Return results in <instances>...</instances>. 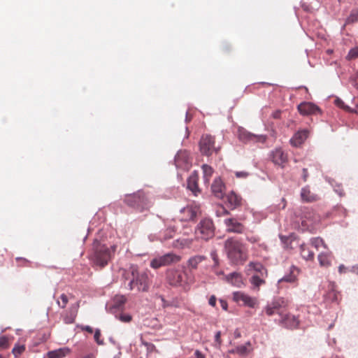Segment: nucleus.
<instances>
[{
	"label": "nucleus",
	"mask_w": 358,
	"mask_h": 358,
	"mask_svg": "<svg viewBox=\"0 0 358 358\" xmlns=\"http://www.w3.org/2000/svg\"><path fill=\"white\" fill-rule=\"evenodd\" d=\"M213 194L217 198H222L224 196V185L220 178H215L211 185Z\"/></svg>",
	"instance_id": "20"
},
{
	"label": "nucleus",
	"mask_w": 358,
	"mask_h": 358,
	"mask_svg": "<svg viewBox=\"0 0 358 358\" xmlns=\"http://www.w3.org/2000/svg\"><path fill=\"white\" fill-rule=\"evenodd\" d=\"M199 213V206L195 203H192L180 210L178 218L182 222L194 221Z\"/></svg>",
	"instance_id": "9"
},
{
	"label": "nucleus",
	"mask_w": 358,
	"mask_h": 358,
	"mask_svg": "<svg viewBox=\"0 0 358 358\" xmlns=\"http://www.w3.org/2000/svg\"><path fill=\"white\" fill-rule=\"evenodd\" d=\"M176 231V229L175 228V227H168L160 235L159 239L162 241L171 239L174 236Z\"/></svg>",
	"instance_id": "31"
},
{
	"label": "nucleus",
	"mask_w": 358,
	"mask_h": 358,
	"mask_svg": "<svg viewBox=\"0 0 358 358\" xmlns=\"http://www.w3.org/2000/svg\"><path fill=\"white\" fill-rule=\"evenodd\" d=\"M199 147L203 155H211L214 151H216L214 137L208 134L203 135L199 142Z\"/></svg>",
	"instance_id": "11"
},
{
	"label": "nucleus",
	"mask_w": 358,
	"mask_h": 358,
	"mask_svg": "<svg viewBox=\"0 0 358 358\" xmlns=\"http://www.w3.org/2000/svg\"><path fill=\"white\" fill-rule=\"evenodd\" d=\"M224 250L232 264L242 265L248 259V252L245 245L236 238L227 239L224 242Z\"/></svg>",
	"instance_id": "2"
},
{
	"label": "nucleus",
	"mask_w": 358,
	"mask_h": 358,
	"mask_svg": "<svg viewBox=\"0 0 358 358\" xmlns=\"http://www.w3.org/2000/svg\"><path fill=\"white\" fill-rule=\"evenodd\" d=\"M233 299L235 302L241 303L242 305L250 308H255L257 303L256 298L251 297L248 294L242 292H234Z\"/></svg>",
	"instance_id": "13"
},
{
	"label": "nucleus",
	"mask_w": 358,
	"mask_h": 358,
	"mask_svg": "<svg viewBox=\"0 0 358 358\" xmlns=\"http://www.w3.org/2000/svg\"><path fill=\"white\" fill-rule=\"evenodd\" d=\"M159 297L160 298V299L162 301V306L164 308L169 306V303L165 300V299L164 298L163 296H159Z\"/></svg>",
	"instance_id": "52"
},
{
	"label": "nucleus",
	"mask_w": 358,
	"mask_h": 358,
	"mask_svg": "<svg viewBox=\"0 0 358 358\" xmlns=\"http://www.w3.org/2000/svg\"><path fill=\"white\" fill-rule=\"evenodd\" d=\"M272 162L278 166L283 168L287 162V155L281 149L274 150L271 155Z\"/></svg>",
	"instance_id": "15"
},
{
	"label": "nucleus",
	"mask_w": 358,
	"mask_h": 358,
	"mask_svg": "<svg viewBox=\"0 0 358 358\" xmlns=\"http://www.w3.org/2000/svg\"><path fill=\"white\" fill-rule=\"evenodd\" d=\"M226 280L234 286L240 287L243 285L242 275L236 272L231 273L226 276Z\"/></svg>",
	"instance_id": "25"
},
{
	"label": "nucleus",
	"mask_w": 358,
	"mask_h": 358,
	"mask_svg": "<svg viewBox=\"0 0 358 358\" xmlns=\"http://www.w3.org/2000/svg\"><path fill=\"white\" fill-rule=\"evenodd\" d=\"M224 224L227 231L230 233L242 234L245 229L243 224L234 217L225 219Z\"/></svg>",
	"instance_id": "14"
},
{
	"label": "nucleus",
	"mask_w": 358,
	"mask_h": 358,
	"mask_svg": "<svg viewBox=\"0 0 358 358\" xmlns=\"http://www.w3.org/2000/svg\"><path fill=\"white\" fill-rule=\"evenodd\" d=\"M357 110H358V104L357 105Z\"/></svg>",
	"instance_id": "62"
},
{
	"label": "nucleus",
	"mask_w": 358,
	"mask_h": 358,
	"mask_svg": "<svg viewBox=\"0 0 358 358\" xmlns=\"http://www.w3.org/2000/svg\"><path fill=\"white\" fill-rule=\"evenodd\" d=\"M129 273L131 276L129 283V289H136L138 292H147L150 285V280L147 272H140L136 266L132 265L129 267Z\"/></svg>",
	"instance_id": "4"
},
{
	"label": "nucleus",
	"mask_w": 358,
	"mask_h": 358,
	"mask_svg": "<svg viewBox=\"0 0 358 358\" xmlns=\"http://www.w3.org/2000/svg\"><path fill=\"white\" fill-rule=\"evenodd\" d=\"M297 217H300L303 227L310 229L320 222V216L313 210L303 207L296 212Z\"/></svg>",
	"instance_id": "6"
},
{
	"label": "nucleus",
	"mask_w": 358,
	"mask_h": 358,
	"mask_svg": "<svg viewBox=\"0 0 358 358\" xmlns=\"http://www.w3.org/2000/svg\"><path fill=\"white\" fill-rule=\"evenodd\" d=\"M338 271L340 273H344L347 271V268L344 265H340L338 267Z\"/></svg>",
	"instance_id": "53"
},
{
	"label": "nucleus",
	"mask_w": 358,
	"mask_h": 358,
	"mask_svg": "<svg viewBox=\"0 0 358 358\" xmlns=\"http://www.w3.org/2000/svg\"><path fill=\"white\" fill-rule=\"evenodd\" d=\"M202 170H203V178H204L205 182H208L210 178H211V176L213 173V169H212L211 166H210L207 164H203L202 166Z\"/></svg>",
	"instance_id": "35"
},
{
	"label": "nucleus",
	"mask_w": 358,
	"mask_h": 358,
	"mask_svg": "<svg viewBox=\"0 0 358 358\" xmlns=\"http://www.w3.org/2000/svg\"><path fill=\"white\" fill-rule=\"evenodd\" d=\"M180 257L173 253H167L164 255L156 257L150 262V266L153 268H159L165 266L171 263L178 262L180 261Z\"/></svg>",
	"instance_id": "10"
},
{
	"label": "nucleus",
	"mask_w": 358,
	"mask_h": 358,
	"mask_svg": "<svg viewBox=\"0 0 358 358\" xmlns=\"http://www.w3.org/2000/svg\"><path fill=\"white\" fill-rule=\"evenodd\" d=\"M94 339L96 341V342L99 344V345H101V344H103V341H100V337H101V332H100V330L97 329L96 330L95 333H94Z\"/></svg>",
	"instance_id": "44"
},
{
	"label": "nucleus",
	"mask_w": 358,
	"mask_h": 358,
	"mask_svg": "<svg viewBox=\"0 0 358 358\" xmlns=\"http://www.w3.org/2000/svg\"><path fill=\"white\" fill-rule=\"evenodd\" d=\"M167 279L170 285L173 286H185L192 282L189 279L185 271L171 269L168 271Z\"/></svg>",
	"instance_id": "8"
},
{
	"label": "nucleus",
	"mask_w": 358,
	"mask_h": 358,
	"mask_svg": "<svg viewBox=\"0 0 358 358\" xmlns=\"http://www.w3.org/2000/svg\"><path fill=\"white\" fill-rule=\"evenodd\" d=\"M59 299L61 301L59 300L57 301L59 306H60L62 308H64L69 301L68 296L65 294H62L60 296Z\"/></svg>",
	"instance_id": "40"
},
{
	"label": "nucleus",
	"mask_w": 358,
	"mask_h": 358,
	"mask_svg": "<svg viewBox=\"0 0 358 358\" xmlns=\"http://www.w3.org/2000/svg\"><path fill=\"white\" fill-rule=\"evenodd\" d=\"M116 248L115 245L108 247L104 244L97 243L90 257L92 266L99 268H104L114 256Z\"/></svg>",
	"instance_id": "3"
},
{
	"label": "nucleus",
	"mask_w": 358,
	"mask_h": 358,
	"mask_svg": "<svg viewBox=\"0 0 358 358\" xmlns=\"http://www.w3.org/2000/svg\"><path fill=\"white\" fill-rule=\"evenodd\" d=\"M235 174L237 178H246L248 176V173L245 171H237Z\"/></svg>",
	"instance_id": "49"
},
{
	"label": "nucleus",
	"mask_w": 358,
	"mask_h": 358,
	"mask_svg": "<svg viewBox=\"0 0 358 358\" xmlns=\"http://www.w3.org/2000/svg\"><path fill=\"white\" fill-rule=\"evenodd\" d=\"M220 303L221 307L222 308V309H224V310H227L228 304H227V302L225 300L220 299Z\"/></svg>",
	"instance_id": "51"
},
{
	"label": "nucleus",
	"mask_w": 358,
	"mask_h": 358,
	"mask_svg": "<svg viewBox=\"0 0 358 358\" xmlns=\"http://www.w3.org/2000/svg\"><path fill=\"white\" fill-rule=\"evenodd\" d=\"M126 301L124 296H117L115 298V306L120 308L126 303Z\"/></svg>",
	"instance_id": "38"
},
{
	"label": "nucleus",
	"mask_w": 358,
	"mask_h": 358,
	"mask_svg": "<svg viewBox=\"0 0 358 358\" xmlns=\"http://www.w3.org/2000/svg\"><path fill=\"white\" fill-rule=\"evenodd\" d=\"M266 141V136H264V135H259V136H257V135H255V138H252V142H255V143H257V142H259V143H265Z\"/></svg>",
	"instance_id": "43"
},
{
	"label": "nucleus",
	"mask_w": 358,
	"mask_h": 358,
	"mask_svg": "<svg viewBox=\"0 0 358 358\" xmlns=\"http://www.w3.org/2000/svg\"><path fill=\"white\" fill-rule=\"evenodd\" d=\"M302 172V178L303 181L306 182L308 178V172L307 169H303Z\"/></svg>",
	"instance_id": "50"
},
{
	"label": "nucleus",
	"mask_w": 358,
	"mask_h": 358,
	"mask_svg": "<svg viewBox=\"0 0 358 358\" xmlns=\"http://www.w3.org/2000/svg\"><path fill=\"white\" fill-rule=\"evenodd\" d=\"M71 352L69 348H62L48 353V358H63Z\"/></svg>",
	"instance_id": "26"
},
{
	"label": "nucleus",
	"mask_w": 358,
	"mask_h": 358,
	"mask_svg": "<svg viewBox=\"0 0 358 358\" xmlns=\"http://www.w3.org/2000/svg\"><path fill=\"white\" fill-rule=\"evenodd\" d=\"M83 358H91L90 356H86V357H84Z\"/></svg>",
	"instance_id": "60"
},
{
	"label": "nucleus",
	"mask_w": 358,
	"mask_h": 358,
	"mask_svg": "<svg viewBox=\"0 0 358 358\" xmlns=\"http://www.w3.org/2000/svg\"><path fill=\"white\" fill-rule=\"evenodd\" d=\"M120 320L124 322H129L131 320V316L129 315H121Z\"/></svg>",
	"instance_id": "45"
},
{
	"label": "nucleus",
	"mask_w": 358,
	"mask_h": 358,
	"mask_svg": "<svg viewBox=\"0 0 358 358\" xmlns=\"http://www.w3.org/2000/svg\"><path fill=\"white\" fill-rule=\"evenodd\" d=\"M300 250L301 255L304 259L310 261L314 259V252L311 251L306 245L302 244L300 247Z\"/></svg>",
	"instance_id": "29"
},
{
	"label": "nucleus",
	"mask_w": 358,
	"mask_h": 358,
	"mask_svg": "<svg viewBox=\"0 0 358 358\" xmlns=\"http://www.w3.org/2000/svg\"><path fill=\"white\" fill-rule=\"evenodd\" d=\"M299 112L304 115L316 114L320 112V108L310 102H303L298 106Z\"/></svg>",
	"instance_id": "17"
},
{
	"label": "nucleus",
	"mask_w": 358,
	"mask_h": 358,
	"mask_svg": "<svg viewBox=\"0 0 358 358\" xmlns=\"http://www.w3.org/2000/svg\"><path fill=\"white\" fill-rule=\"evenodd\" d=\"M318 261L322 267H328L331 265V255L328 248L318 255Z\"/></svg>",
	"instance_id": "22"
},
{
	"label": "nucleus",
	"mask_w": 358,
	"mask_h": 358,
	"mask_svg": "<svg viewBox=\"0 0 358 358\" xmlns=\"http://www.w3.org/2000/svg\"><path fill=\"white\" fill-rule=\"evenodd\" d=\"M206 259L204 255H196L190 257L187 262V266L189 271L198 269L201 263Z\"/></svg>",
	"instance_id": "18"
},
{
	"label": "nucleus",
	"mask_w": 358,
	"mask_h": 358,
	"mask_svg": "<svg viewBox=\"0 0 358 358\" xmlns=\"http://www.w3.org/2000/svg\"><path fill=\"white\" fill-rule=\"evenodd\" d=\"M217 299L214 295H212L208 301V303L212 306L213 307H215L216 305Z\"/></svg>",
	"instance_id": "48"
},
{
	"label": "nucleus",
	"mask_w": 358,
	"mask_h": 358,
	"mask_svg": "<svg viewBox=\"0 0 358 358\" xmlns=\"http://www.w3.org/2000/svg\"><path fill=\"white\" fill-rule=\"evenodd\" d=\"M187 187L193 192L198 190V176L196 173L191 175L187 180Z\"/></svg>",
	"instance_id": "30"
},
{
	"label": "nucleus",
	"mask_w": 358,
	"mask_h": 358,
	"mask_svg": "<svg viewBox=\"0 0 358 358\" xmlns=\"http://www.w3.org/2000/svg\"><path fill=\"white\" fill-rule=\"evenodd\" d=\"M210 256L215 262V266H217L219 264V260H218V257H217L216 252H215V251L212 252L210 253Z\"/></svg>",
	"instance_id": "47"
},
{
	"label": "nucleus",
	"mask_w": 358,
	"mask_h": 358,
	"mask_svg": "<svg viewBox=\"0 0 358 358\" xmlns=\"http://www.w3.org/2000/svg\"><path fill=\"white\" fill-rule=\"evenodd\" d=\"M16 261H23L25 263L28 262V261L27 259H23V258H20V257H17L16 258Z\"/></svg>",
	"instance_id": "57"
},
{
	"label": "nucleus",
	"mask_w": 358,
	"mask_h": 358,
	"mask_svg": "<svg viewBox=\"0 0 358 358\" xmlns=\"http://www.w3.org/2000/svg\"><path fill=\"white\" fill-rule=\"evenodd\" d=\"M25 351V346L24 345H15L13 348L12 352L15 357H18Z\"/></svg>",
	"instance_id": "36"
},
{
	"label": "nucleus",
	"mask_w": 358,
	"mask_h": 358,
	"mask_svg": "<svg viewBox=\"0 0 358 358\" xmlns=\"http://www.w3.org/2000/svg\"><path fill=\"white\" fill-rule=\"evenodd\" d=\"M65 322L66 323H72L73 322V319L69 320L66 318Z\"/></svg>",
	"instance_id": "58"
},
{
	"label": "nucleus",
	"mask_w": 358,
	"mask_h": 358,
	"mask_svg": "<svg viewBox=\"0 0 358 358\" xmlns=\"http://www.w3.org/2000/svg\"><path fill=\"white\" fill-rule=\"evenodd\" d=\"M358 21V10H352L346 20L347 23H353Z\"/></svg>",
	"instance_id": "37"
},
{
	"label": "nucleus",
	"mask_w": 358,
	"mask_h": 358,
	"mask_svg": "<svg viewBox=\"0 0 358 358\" xmlns=\"http://www.w3.org/2000/svg\"><path fill=\"white\" fill-rule=\"evenodd\" d=\"M238 138L243 143L252 142V138H255V134H252L243 128L238 130Z\"/></svg>",
	"instance_id": "27"
},
{
	"label": "nucleus",
	"mask_w": 358,
	"mask_h": 358,
	"mask_svg": "<svg viewBox=\"0 0 358 358\" xmlns=\"http://www.w3.org/2000/svg\"><path fill=\"white\" fill-rule=\"evenodd\" d=\"M8 346V340L6 336H1L0 337V348L1 349H5L7 348Z\"/></svg>",
	"instance_id": "42"
},
{
	"label": "nucleus",
	"mask_w": 358,
	"mask_h": 358,
	"mask_svg": "<svg viewBox=\"0 0 358 358\" xmlns=\"http://www.w3.org/2000/svg\"><path fill=\"white\" fill-rule=\"evenodd\" d=\"M288 302L284 298H278L268 303L264 308V311L268 316H272L278 313L281 317V322L290 328L298 326V320L294 316H291L285 313Z\"/></svg>",
	"instance_id": "1"
},
{
	"label": "nucleus",
	"mask_w": 358,
	"mask_h": 358,
	"mask_svg": "<svg viewBox=\"0 0 358 358\" xmlns=\"http://www.w3.org/2000/svg\"><path fill=\"white\" fill-rule=\"evenodd\" d=\"M176 167L188 171L192 164L190 153L187 150H180L175 157Z\"/></svg>",
	"instance_id": "12"
},
{
	"label": "nucleus",
	"mask_w": 358,
	"mask_h": 358,
	"mask_svg": "<svg viewBox=\"0 0 358 358\" xmlns=\"http://www.w3.org/2000/svg\"><path fill=\"white\" fill-rule=\"evenodd\" d=\"M215 341L217 343V344L220 346L222 344V339H221V332L217 331L216 332L215 335Z\"/></svg>",
	"instance_id": "46"
},
{
	"label": "nucleus",
	"mask_w": 358,
	"mask_h": 358,
	"mask_svg": "<svg viewBox=\"0 0 358 358\" xmlns=\"http://www.w3.org/2000/svg\"><path fill=\"white\" fill-rule=\"evenodd\" d=\"M0 358H3L1 355H0Z\"/></svg>",
	"instance_id": "61"
},
{
	"label": "nucleus",
	"mask_w": 358,
	"mask_h": 358,
	"mask_svg": "<svg viewBox=\"0 0 358 358\" xmlns=\"http://www.w3.org/2000/svg\"><path fill=\"white\" fill-rule=\"evenodd\" d=\"M252 272L261 276H268L267 269L259 262H250L247 265V274L250 275Z\"/></svg>",
	"instance_id": "16"
},
{
	"label": "nucleus",
	"mask_w": 358,
	"mask_h": 358,
	"mask_svg": "<svg viewBox=\"0 0 358 358\" xmlns=\"http://www.w3.org/2000/svg\"><path fill=\"white\" fill-rule=\"evenodd\" d=\"M308 136V131L307 129L299 131L290 139V143L294 147H298L306 141Z\"/></svg>",
	"instance_id": "19"
},
{
	"label": "nucleus",
	"mask_w": 358,
	"mask_h": 358,
	"mask_svg": "<svg viewBox=\"0 0 358 358\" xmlns=\"http://www.w3.org/2000/svg\"><path fill=\"white\" fill-rule=\"evenodd\" d=\"M227 205L234 210L241 205L242 198L237 195L234 192H231L227 196Z\"/></svg>",
	"instance_id": "21"
},
{
	"label": "nucleus",
	"mask_w": 358,
	"mask_h": 358,
	"mask_svg": "<svg viewBox=\"0 0 358 358\" xmlns=\"http://www.w3.org/2000/svg\"><path fill=\"white\" fill-rule=\"evenodd\" d=\"M301 197L303 201L306 202H313L318 200L317 195L312 193L308 186L301 189Z\"/></svg>",
	"instance_id": "23"
},
{
	"label": "nucleus",
	"mask_w": 358,
	"mask_h": 358,
	"mask_svg": "<svg viewBox=\"0 0 358 358\" xmlns=\"http://www.w3.org/2000/svg\"><path fill=\"white\" fill-rule=\"evenodd\" d=\"M356 58H358V47L351 49L347 55L348 59H354Z\"/></svg>",
	"instance_id": "41"
},
{
	"label": "nucleus",
	"mask_w": 358,
	"mask_h": 358,
	"mask_svg": "<svg viewBox=\"0 0 358 358\" xmlns=\"http://www.w3.org/2000/svg\"><path fill=\"white\" fill-rule=\"evenodd\" d=\"M299 273L298 268L294 267L293 270L291 271L290 274L284 276L282 278L279 280V282H294L296 280V274Z\"/></svg>",
	"instance_id": "34"
},
{
	"label": "nucleus",
	"mask_w": 358,
	"mask_h": 358,
	"mask_svg": "<svg viewBox=\"0 0 358 358\" xmlns=\"http://www.w3.org/2000/svg\"><path fill=\"white\" fill-rule=\"evenodd\" d=\"M84 329H85L86 331H87V332H89V333H91V334L93 332V329H92V328L91 327H90V326H86V327L84 328Z\"/></svg>",
	"instance_id": "56"
},
{
	"label": "nucleus",
	"mask_w": 358,
	"mask_h": 358,
	"mask_svg": "<svg viewBox=\"0 0 358 358\" xmlns=\"http://www.w3.org/2000/svg\"><path fill=\"white\" fill-rule=\"evenodd\" d=\"M267 276H261V275L253 274L250 279V282L252 286V289L259 291L261 285L266 283L265 278Z\"/></svg>",
	"instance_id": "24"
},
{
	"label": "nucleus",
	"mask_w": 358,
	"mask_h": 358,
	"mask_svg": "<svg viewBox=\"0 0 358 358\" xmlns=\"http://www.w3.org/2000/svg\"><path fill=\"white\" fill-rule=\"evenodd\" d=\"M222 211H223L224 215H227V214H229V211H228V210H225L224 208H223V209H222Z\"/></svg>",
	"instance_id": "59"
},
{
	"label": "nucleus",
	"mask_w": 358,
	"mask_h": 358,
	"mask_svg": "<svg viewBox=\"0 0 358 358\" xmlns=\"http://www.w3.org/2000/svg\"><path fill=\"white\" fill-rule=\"evenodd\" d=\"M140 358H143V357H140Z\"/></svg>",
	"instance_id": "63"
},
{
	"label": "nucleus",
	"mask_w": 358,
	"mask_h": 358,
	"mask_svg": "<svg viewBox=\"0 0 358 358\" xmlns=\"http://www.w3.org/2000/svg\"><path fill=\"white\" fill-rule=\"evenodd\" d=\"M195 355L196 358H204V355L199 350L195 351Z\"/></svg>",
	"instance_id": "55"
},
{
	"label": "nucleus",
	"mask_w": 358,
	"mask_h": 358,
	"mask_svg": "<svg viewBox=\"0 0 358 358\" xmlns=\"http://www.w3.org/2000/svg\"><path fill=\"white\" fill-rule=\"evenodd\" d=\"M280 115H281V111L280 110H277L275 112H274L273 113V117L275 119H278L280 117Z\"/></svg>",
	"instance_id": "54"
},
{
	"label": "nucleus",
	"mask_w": 358,
	"mask_h": 358,
	"mask_svg": "<svg viewBox=\"0 0 358 358\" xmlns=\"http://www.w3.org/2000/svg\"><path fill=\"white\" fill-rule=\"evenodd\" d=\"M127 205L140 211L147 210L152 206V201L143 192L127 195L124 199Z\"/></svg>",
	"instance_id": "5"
},
{
	"label": "nucleus",
	"mask_w": 358,
	"mask_h": 358,
	"mask_svg": "<svg viewBox=\"0 0 358 358\" xmlns=\"http://www.w3.org/2000/svg\"><path fill=\"white\" fill-rule=\"evenodd\" d=\"M340 294L334 288H331L325 295V300L330 302H338Z\"/></svg>",
	"instance_id": "33"
},
{
	"label": "nucleus",
	"mask_w": 358,
	"mask_h": 358,
	"mask_svg": "<svg viewBox=\"0 0 358 358\" xmlns=\"http://www.w3.org/2000/svg\"><path fill=\"white\" fill-rule=\"evenodd\" d=\"M335 103H336V104L338 107L342 108H343L344 110H347V111H348V112H350V113H357V110H353V109H351V108H350V107H348V106H345L344 102H343L342 100L339 99H336Z\"/></svg>",
	"instance_id": "39"
},
{
	"label": "nucleus",
	"mask_w": 358,
	"mask_h": 358,
	"mask_svg": "<svg viewBox=\"0 0 358 358\" xmlns=\"http://www.w3.org/2000/svg\"><path fill=\"white\" fill-rule=\"evenodd\" d=\"M251 343L250 342H248L244 345L236 347L235 349L232 350V352L234 353H236L240 355L244 356L249 354L251 352Z\"/></svg>",
	"instance_id": "28"
},
{
	"label": "nucleus",
	"mask_w": 358,
	"mask_h": 358,
	"mask_svg": "<svg viewBox=\"0 0 358 358\" xmlns=\"http://www.w3.org/2000/svg\"><path fill=\"white\" fill-rule=\"evenodd\" d=\"M215 234V227L213 220L209 218L202 219L195 229V235L197 238L205 241L213 238Z\"/></svg>",
	"instance_id": "7"
},
{
	"label": "nucleus",
	"mask_w": 358,
	"mask_h": 358,
	"mask_svg": "<svg viewBox=\"0 0 358 358\" xmlns=\"http://www.w3.org/2000/svg\"><path fill=\"white\" fill-rule=\"evenodd\" d=\"M310 244L317 250H320V249L322 248H323L324 250L328 248L327 245L324 243V240L320 237H315V238H311Z\"/></svg>",
	"instance_id": "32"
}]
</instances>
